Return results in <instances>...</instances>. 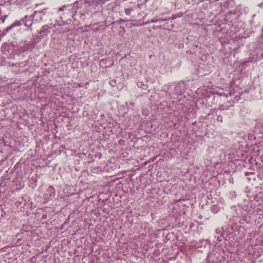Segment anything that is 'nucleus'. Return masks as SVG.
Listing matches in <instances>:
<instances>
[{
  "mask_svg": "<svg viewBox=\"0 0 263 263\" xmlns=\"http://www.w3.org/2000/svg\"><path fill=\"white\" fill-rule=\"evenodd\" d=\"M255 210V205L252 201H247L243 204L232 206L231 213L233 218L229 220L226 226L222 228V235H230L243 228V225L249 222Z\"/></svg>",
  "mask_w": 263,
  "mask_h": 263,
  "instance_id": "obj_1",
  "label": "nucleus"
},
{
  "mask_svg": "<svg viewBox=\"0 0 263 263\" xmlns=\"http://www.w3.org/2000/svg\"><path fill=\"white\" fill-rule=\"evenodd\" d=\"M47 8H43L40 10L34 11L33 14L30 16L26 15L20 21H15L11 25L1 30L0 36L3 37L8 32L10 31L14 27L24 24L25 26L29 27L32 24V21L35 22H40L45 19L47 14Z\"/></svg>",
  "mask_w": 263,
  "mask_h": 263,
  "instance_id": "obj_2",
  "label": "nucleus"
},
{
  "mask_svg": "<svg viewBox=\"0 0 263 263\" xmlns=\"http://www.w3.org/2000/svg\"><path fill=\"white\" fill-rule=\"evenodd\" d=\"M82 1H77L72 4L64 5L59 9V11L66 10L68 12H71L72 13V17L74 23L78 24L81 23L82 19Z\"/></svg>",
  "mask_w": 263,
  "mask_h": 263,
  "instance_id": "obj_3",
  "label": "nucleus"
},
{
  "mask_svg": "<svg viewBox=\"0 0 263 263\" xmlns=\"http://www.w3.org/2000/svg\"><path fill=\"white\" fill-rule=\"evenodd\" d=\"M185 86L182 82H178L175 85L173 84H169L166 95L170 96L171 98L177 100L176 101L173 100V102L180 101L182 100V95L185 92Z\"/></svg>",
  "mask_w": 263,
  "mask_h": 263,
  "instance_id": "obj_4",
  "label": "nucleus"
},
{
  "mask_svg": "<svg viewBox=\"0 0 263 263\" xmlns=\"http://www.w3.org/2000/svg\"><path fill=\"white\" fill-rule=\"evenodd\" d=\"M1 52L5 59H14L15 56V47L13 45L4 43L1 47Z\"/></svg>",
  "mask_w": 263,
  "mask_h": 263,
  "instance_id": "obj_5",
  "label": "nucleus"
},
{
  "mask_svg": "<svg viewBox=\"0 0 263 263\" xmlns=\"http://www.w3.org/2000/svg\"><path fill=\"white\" fill-rule=\"evenodd\" d=\"M241 14L240 10L236 8L226 13V21L228 23H236Z\"/></svg>",
  "mask_w": 263,
  "mask_h": 263,
  "instance_id": "obj_6",
  "label": "nucleus"
},
{
  "mask_svg": "<svg viewBox=\"0 0 263 263\" xmlns=\"http://www.w3.org/2000/svg\"><path fill=\"white\" fill-rule=\"evenodd\" d=\"M85 9H86L85 13L88 14L90 13H95L96 12V7L98 5L97 2L92 0H85L83 3Z\"/></svg>",
  "mask_w": 263,
  "mask_h": 263,
  "instance_id": "obj_7",
  "label": "nucleus"
},
{
  "mask_svg": "<svg viewBox=\"0 0 263 263\" xmlns=\"http://www.w3.org/2000/svg\"><path fill=\"white\" fill-rule=\"evenodd\" d=\"M259 47V50L262 51L260 54L259 53V52H258L257 54L255 55V57L254 55L250 57L248 60L244 62L245 65L248 66L250 62L254 63L258 60L263 59V43L260 45Z\"/></svg>",
  "mask_w": 263,
  "mask_h": 263,
  "instance_id": "obj_8",
  "label": "nucleus"
},
{
  "mask_svg": "<svg viewBox=\"0 0 263 263\" xmlns=\"http://www.w3.org/2000/svg\"><path fill=\"white\" fill-rule=\"evenodd\" d=\"M125 12L126 14L134 17L136 14L139 13V11L136 10L134 4H132V6L125 9Z\"/></svg>",
  "mask_w": 263,
  "mask_h": 263,
  "instance_id": "obj_9",
  "label": "nucleus"
},
{
  "mask_svg": "<svg viewBox=\"0 0 263 263\" xmlns=\"http://www.w3.org/2000/svg\"><path fill=\"white\" fill-rule=\"evenodd\" d=\"M51 29H52V26H51V25H50V26H43L42 29L39 32L40 36H44L47 35L50 32V30Z\"/></svg>",
  "mask_w": 263,
  "mask_h": 263,
  "instance_id": "obj_10",
  "label": "nucleus"
},
{
  "mask_svg": "<svg viewBox=\"0 0 263 263\" xmlns=\"http://www.w3.org/2000/svg\"><path fill=\"white\" fill-rule=\"evenodd\" d=\"M100 65L102 67H110L112 65V62L109 60L107 59H102L100 60Z\"/></svg>",
  "mask_w": 263,
  "mask_h": 263,
  "instance_id": "obj_11",
  "label": "nucleus"
},
{
  "mask_svg": "<svg viewBox=\"0 0 263 263\" xmlns=\"http://www.w3.org/2000/svg\"><path fill=\"white\" fill-rule=\"evenodd\" d=\"M28 64V62L27 61H24L23 62L18 63H15L12 65V66L13 67H16V68H24Z\"/></svg>",
  "mask_w": 263,
  "mask_h": 263,
  "instance_id": "obj_12",
  "label": "nucleus"
},
{
  "mask_svg": "<svg viewBox=\"0 0 263 263\" xmlns=\"http://www.w3.org/2000/svg\"><path fill=\"white\" fill-rule=\"evenodd\" d=\"M170 21V18H156V19H153L151 21V22L152 23H162L165 21Z\"/></svg>",
  "mask_w": 263,
  "mask_h": 263,
  "instance_id": "obj_13",
  "label": "nucleus"
},
{
  "mask_svg": "<svg viewBox=\"0 0 263 263\" xmlns=\"http://www.w3.org/2000/svg\"><path fill=\"white\" fill-rule=\"evenodd\" d=\"M211 210L212 213H217L219 211V206L216 204H214L211 206Z\"/></svg>",
  "mask_w": 263,
  "mask_h": 263,
  "instance_id": "obj_14",
  "label": "nucleus"
},
{
  "mask_svg": "<svg viewBox=\"0 0 263 263\" xmlns=\"http://www.w3.org/2000/svg\"><path fill=\"white\" fill-rule=\"evenodd\" d=\"M182 16V13H178L177 14H173L172 17H168V18H170V20H175L176 18L181 17Z\"/></svg>",
  "mask_w": 263,
  "mask_h": 263,
  "instance_id": "obj_15",
  "label": "nucleus"
},
{
  "mask_svg": "<svg viewBox=\"0 0 263 263\" xmlns=\"http://www.w3.org/2000/svg\"><path fill=\"white\" fill-rule=\"evenodd\" d=\"M135 7H136V9L137 11H138V10L139 9H141V7L143 6L142 4H134Z\"/></svg>",
  "mask_w": 263,
  "mask_h": 263,
  "instance_id": "obj_16",
  "label": "nucleus"
},
{
  "mask_svg": "<svg viewBox=\"0 0 263 263\" xmlns=\"http://www.w3.org/2000/svg\"><path fill=\"white\" fill-rule=\"evenodd\" d=\"M137 85L139 87H141V88H142L143 89H145L143 87V84L142 82H139L138 83H137Z\"/></svg>",
  "mask_w": 263,
  "mask_h": 263,
  "instance_id": "obj_17",
  "label": "nucleus"
},
{
  "mask_svg": "<svg viewBox=\"0 0 263 263\" xmlns=\"http://www.w3.org/2000/svg\"><path fill=\"white\" fill-rule=\"evenodd\" d=\"M120 28L122 29V31H120L119 33L120 34H123L125 32V29L123 27H121Z\"/></svg>",
  "mask_w": 263,
  "mask_h": 263,
  "instance_id": "obj_18",
  "label": "nucleus"
},
{
  "mask_svg": "<svg viewBox=\"0 0 263 263\" xmlns=\"http://www.w3.org/2000/svg\"><path fill=\"white\" fill-rule=\"evenodd\" d=\"M220 232H221V230H220V229H217L216 230V232L217 233H220Z\"/></svg>",
  "mask_w": 263,
  "mask_h": 263,
  "instance_id": "obj_19",
  "label": "nucleus"
},
{
  "mask_svg": "<svg viewBox=\"0 0 263 263\" xmlns=\"http://www.w3.org/2000/svg\"><path fill=\"white\" fill-rule=\"evenodd\" d=\"M222 117H221V116H219V117H218L217 120H218V121H221V120H222Z\"/></svg>",
  "mask_w": 263,
  "mask_h": 263,
  "instance_id": "obj_20",
  "label": "nucleus"
},
{
  "mask_svg": "<svg viewBox=\"0 0 263 263\" xmlns=\"http://www.w3.org/2000/svg\"><path fill=\"white\" fill-rule=\"evenodd\" d=\"M40 41V39H37L36 41L35 39H34V43H36L37 42H39Z\"/></svg>",
  "mask_w": 263,
  "mask_h": 263,
  "instance_id": "obj_21",
  "label": "nucleus"
},
{
  "mask_svg": "<svg viewBox=\"0 0 263 263\" xmlns=\"http://www.w3.org/2000/svg\"><path fill=\"white\" fill-rule=\"evenodd\" d=\"M115 83H116V82H115L114 81H112L110 82V84H111V85H112V86H113Z\"/></svg>",
  "mask_w": 263,
  "mask_h": 263,
  "instance_id": "obj_22",
  "label": "nucleus"
},
{
  "mask_svg": "<svg viewBox=\"0 0 263 263\" xmlns=\"http://www.w3.org/2000/svg\"><path fill=\"white\" fill-rule=\"evenodd\" d=\"M5 1H6V0H0V3H1V4H2V3H3V2H5Z\"/></svg>",
  "mask_w": 263,
  "mask_h": 263,
  "instance_id": "obj_23",
  "label": "nucleus"
},
{
  "mask_svg": "<svg viewBox=\"0 0 263 263\" xmlns=\"http://www.w3.org/2000/svg\"><path fill=\"white\" fill-rule=\"evenodd\" d=\"M261 36L262 37H263V28H262V31H261Z\"/></svg>",
  "mask_w": 263,
  "mask_h": 263,
  "instance_id": "obj_24",
  "label": "nucleus"
},
{
  "mask_svg": "<svg viewBox=\"0 0 263 263\" xmlns=\"http://www.w3.org/2000/svg\"><path fill=\"white\" fill-rule=\"evenodd\" d=\"M26 46H28L27 48L29 49V47L30 46V45L29 44H27Z\"/></svg>",
  "mask_w": 263,
  "mask_h": 263,
  "instance_id": "obj_25",
  "label": "nucleus"
},
{
  "mask_svg": "<svg viewBox=\"0 0 263 263\" xmlns=\"http://www.w3.org/2000/svg\"><path fill=\"white\" fill-rule=\"evenodd\" d=\"M2 14V11L0 10V16H1Z\"/></svg>",
  "mask_w": 263,
  "mask_h": 263,
  "instance_id": "obj_26",
  "label": "nucleus"
},
{
  "mask_svg": "<svg viewBox=\"0 0 263 263\" xmlns=\"http://www.w3.org/2000/svg\"><path fill=\"white\" fill-rule=\"evenodd\" d=\"M49 189H50V190H53V189L52 187H49Z\"/></svg>",
  "mask_w": 263,
  "mask_h": 263,
  "instance_id": "obj_27",
  "label": "nucleus"
},
{
  "mask_svg": "<svg viewBox=\"0 0 263 263\" xmlns=\"http://www.w3.org/2000/svg\"><path fill=\"white\" fill-rule=\"evenodd\" d=\"M213 1H215V2H217V1H218V0H213Z\"/></svg>",
  "mask_w": 263,
  "mask_h": 263,
  "instance_id": "obj_28",
  "label": "nucleus"
}]
</instances>
